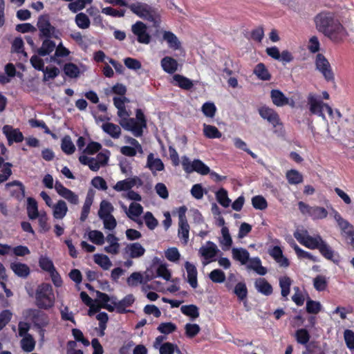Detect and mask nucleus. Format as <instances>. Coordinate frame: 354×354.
Masks as SVG:
<instances>
[{"label": "nucleus", "instance_id": "obj_57", "mask_svg": "<svg viewBox=\"0 0 354 354\" xmlns=\"http://www.w3.org/2000/svg\"><path fill=\"white\" fill-rule=\"evenodd\" d=\"M203 114L208 118H214L216 111V108L212 102H205L201 108Z\"/></svg>", "mask_w": 354, "mask_h": 354}, {"label": "nucleus", "instance_id": "obj_19", "mask_svg": "<svg viewBox=\"0 0 354 354\" xmlns=\"http://www.w3.org/2000/svg\"><path fill=\"white\" fill-rule=\"evenodd\" d=\"M334 218L345 235H354V227L335 211H334Z\"/></svg>", "mask_w": 354, "mask_h": 354}, {"label": "nucleus", "instance_id": "obj_59", "mask_svg": "<svg viewBox=\"0 0 354 354\" xmlns=\"http://www.w3.org/2000/svg\"><path fill=\"white\" fill-rule=\"evenodd\" d=\"M296 339L301 344H306L310 339V335L306 329H299L295 333Z\"/></svg>", "mask_w": 354, "mask_h": 354}, {"label": "nucleus", "instance_id": "obj_41", "mask_svg": "<svg viewBox=\"0 0 354 354\" xmlns=\"http://www.w3.org/2000/svg\"><path fill=\"white\" fill-rule=\"evenodd\" d=\"M113 206L107 201H102L100 203V209L98 211V216L100 218L112 215L113 212Z\"/></svg>", "mask_w": 354, "mask_h": 354}, {"label": "nucleus", "instance_id": "obj_35", "mask_svg": "<svg viewBox=\"0 0 354 354\" xmlns=\"http://www.w3.org/2000/svg\"><path fill=\"white\" fill-rule=\"evenodd\" d=\"M143 213V207L138 203L133 202L129 205L127 212V217L130 219H133L136 217H140Z\"/></svg>", "mask_w": 354, "mask_h": 354}, {"label": "nucleus", "instance_id": "obj_17", "mask_svg": "<svg viewBox=\"0 0 354 354\" xmlns=\"http://www.w3.org/2000/svg\"><path fill=\"white\" fill-rule=\"evenodd\" d=\"M138 184L142 185L140 179L138 177L128 178L125 180L118 181L114 186L113 189L117 192L130 190L133 187Z\"/></svg>", "mask_w": 354, "mask_h": 354}, {"label": "nucleus", "instance_id": "obj_12", "mask_svg": "<svg viewBox=\"0 0 354 354\" xmlns=\"http://www.w3.org/2000/svg\"><path fill=\"white\" fill-rule=\"evenodd\" d=\"M27 316L33 322L36 326L39 328L44 327L48 324L49 320L48 316L39 310H28Z\"/></svg>", "mask_w": 354, "mask_h": 354}, {"label": "nucleus", "instance_id": "obj_24", "mask_svg": "<svg viewBox=\"0 0 354 354\" xmlns=\"http://www.w3.org/2000/svg\"><path fill=\"white\" fill-rule=\"evenodd\" d=\"M178 66L177 61L171 57H165L161 60V66L167 73H174L178 70Z\"/></svg>", "mask_w": 354, "mask_h": 354}, {"label": "nucleus", "instance_id": "obj_15", "mask_svg": "<svg viewBox=\"0 0 354 354\" xmlns=\"http://www.w3.org/2000/svg\"><path fill=\"white\" fill-rule=\"evenodd\" d=\"M119 124L127 131H131L136 137L142 134V126L134 118H127L120 120Z\"/></svg>", "mask_w": 354, "mask_h": 354}, {"label": "nucleus", "instance_id": "obj_18", "mask_svg": "<svg viewBox=\"0 0 354 354\" xmlns=\"http://www.w3.org/2000/svg\"><path fill=\"white\" fill-rule=\"evenodd\" d=\"M96 301L99 302V305L102 308H105L109 312H113L115 310V306L112 304V301H115V297H110L107 294L97 291Z\"/></svg>", "mask_w": 354, "mask_h": 354}, {"label": "nucleus", "instance_id": "obj_44", "mask_svg": "<svg viewBox=\"0 0 354 354\" xmlns=\"http://www.w3.org/2000/svg\"><path fill=\"white\" fill-rule=\"evenodd\" d=\"M21 348L26 352H31L35 346V342L32 337L28 334L21 340Z\"/></svg>", "mask_w": 354, "mask_h": 354}, {"label": "nucleus", "instance_id": "obj_39", "mask_svg": "<svg viewBox=\"0 0 354 354\" xmlns=\"http://www.w3.org/2000/svg\"><path fill=\"white\" fill-rule=\"evenodd\" d=\"M75 21L76 25L81 29H87L91 25L88 17L84 12H80L76 15Z\"/></svg>", "mask_w": 354, "mask_h": 354}, {"label": "nucleus", "instance_id": "obj_33", "mask_svg": "<svg viewBox=\"0 0 354 354\" xmlns=\"http://www.w3.org/2000/svg\"><path fill=\"white\" fill-rule=\"evenodd\" d=\"M27 214L28 218L32 220L37 218L39 216L37 201L34 198L29 197L27 199Z\"/></svg>", "mask_w": 354, "mask_h": 354}, {"label": "nucleus", "instance_id": "obj_34", "mask_svg": "<svg viewBox=\"0 0 354 354\" xmlns=\"http://www.w3.org/2000/svg\"><path fill=\"white\" fill-rule=\"evenodd\" d=\"M233 258L239 261L241 264H245L250 259L249 252L243 248H233L232 250Z\"/></svg>", "mask_w": 354, "mask_h": 354}, {"label": "nucleus", "instance_id": "obj_31", "mask_svg": "<svg viewBox=\"0 0 354 354\" xmlns=\"http://www.w3.org/2000/svg\"><path fill=\"white\" fill-rule=\"evenodd\" d=\"M254 285L259 292L266 295H269L272 292V286L263 278L257 279Z\"/></svg>", "mask_w": 354, "mask_h": 354}, {"label": "nucleus", "instance_id": "obj_49", "mask_svg": "<svg viewBox=\"0 0 354 354\" xmlns=\"http://www.w3.org/2000/svg\"><path fill=\"white\" fill-rule=\"evenodd\" d=\"M292 281L288 277H283L279 279V286L281 289V295L286 297L290 293V288Z\"/></svg>", "mask_w": 354, "mask_h": 354}, {"label": "nucleus", "instance_id": "obj_28", "mask_svg": "<svg viewBox=\"0 0 354 354\" xmlns=\"http://www.w3.org/2000/svg\"><path fill=\"white\" fill-rule=\"evenodd\" d=\"M162 38L167 42L169 48L174 50H178L180 48V41L173 32L170 31H164Z\"/></svg>", "mask_w": 354, "mask_h": 354}, {"label": "nucleus", "instance_id": "obj_22", "mask_svg": "<svg viewBox=\"0 0 354 354\" xmlns=\"http://www.w3.org/2000/svg\"><path fill=\"white\" fill-rule=\"evenodd\" d=\"M185 267L187 273V281L189 285L196 288L198 286L197 270L195 266L189 261H186Z\"/></svg>", "mask_w": 354, "mask_h": 354}, {"label": "nucleus", "instance_id": "obj_4", "mask_svg": "<svg viewBox=\"0 0 354 354\" xmlns=\"http://www.w3.org/2000/svg\"><path fill=\"white\" fill-rule=\"evenodd\" d=\"M307 106L311 114L317 115L324 120H325L324 111H326L328 115H333V109L314 93L308 94L307 97Z\"/></svg>", "mask_w": 354, "mask_h": 354}, {"label": "nucleus", "instance_id": "obj_29", "mask_svg": "<svg viewBox=\"0 0 354 354\" xmlns=\"http://www.w3.org/2000/svg\"><path fill=\"white\" fill-rule=\"evenodd\" d=\"M10 268L16 275L20 277H27L30 274L29 267L24 263L14 262L10 264Z\"/></svg>", "mask_w": 354, "mask_h": 354}, {"label": "nucleus", "instance_id": "obj_42", "mask_svg": "<svg viewBox=\"0 0 354 354\" xmlns=\"http://www.w3.org/2000/svg\"><path fill=\"white\" fill-rule=\"evenodd\" d=\"M94 261L95 263L101 266L104 270H109L112 266V263L109 258L104 254H95Z\"/></svg>", "mask_w": 354, "mask_h": 354}, {"label": "nucleus", "instance_id": "obj_55", "mask_svg": "<svg viewBox=\"0 0 354 354\" xmlns=\"http://www.w3.org/2000/svg\"><path fill=\"white\" fill-rule=\"evenodd\" d=\"M39 266L44 270L50 273H55V269L53 262L48 258L41 257L39 259Z\"/></svg>", "mask_w": 354, "mask_h": 354}, {"label": "nucleus", "instance_id": "obj_48", "mask_svg": "<svg viewBox=\"0 0 354 354\" xmlns=\"http://www.w3.org/2000/svg\"><path fill=\"white\" fill-rule=\"evenodd\" d=\"M318 250L326 259L335 262V261L333 259L334 251L324 240L320 244Z\"/></svg>", "mask_w": 354, "mask_h": 354}, {"label": "nucleus", "instance_id": "obj_25", "mask_svg": "<svg viewBox=\"0 0 354 354\" xmlns=\"http://www.w3.org/2000/svg\"><path fill=\"white\" fill-rule=\"evenodd\" d=\"M172 80L171 83L175 82L176 85L185 90H189L194 86L191 80L179 74L174 75Z\"/></svg>", "mask_w": 354, "mask_h": 354}, {"label": "nucleus", "instance_id": "obj_11", "mask_svg": "<svg viewBox=\"0 0 354 354\" xmlns=\"http://www.w3.org/2000/svg\"><path fill=\"white\" fill-rule=\"evenodd\" d=\"M55 189L60 196L67 200L70 203L73 205L78 204V196L69 189L64 187V185L59 182L57 181L55 183Z\"/></svg>", "mask_w": 354, "mask_h": 354}, {"label": "nucleus", "instance_id": "obj_56", "mask_svg": "<svg viewBox=\"0 0 354 354\" xmlns=\"http://www.w3.org/2000/svg\"><path fill=\"white\" fill-rule=\"evenodd\" d=\"M185 330L187 337L193 338L199 333L201 328L196 324H187L185 326Z\"/></svg>", "mask_w": 354, "mask_h": 354}, {"label": "nucleus", "instance_id": "obj_63", "mask_svg": "<svg viewBox=\"0 0 354 354\" xmlns=\"http://www.w3.org/2000/svg\"><path fill=\"white\" fill-rule=\"evenodd\" d=\"M176 326L171 322H164L161 323L158 327V330L162 334L168 335L176 330Z\"/></svg>", "mask_w": 354, "mask_h": 354}, {"label": "nucleus", "instance_id": "obj_37", "mask_svg": "<svg viewBox=\"0 0 354 354\" xmlns=\"http://www.w3.org/2000/svg\"><path fill=\"white\" fill-rule=\"evenodd\" d=\"M254 73L261 80H270L271 78L270 73L262 63H259L255 66Z\"/></svg>", "mask_w": 354, "mask_h": 354}, {"label": "nucleus", "instance_id": "obj_53", "mask_svg": "<svg viewBox=\"0 0 354 354\" xmlns=\"http://www.w3.org/2000/svg\"><path fill=\"white\" fill-rule=\"evenodd\" d=\"M64 71L66 75L71 78L77 77L80 74L79 68L73 63L66 64L64 66Z\"/></svg>", "mask_w": 354, "mask_h": 354}, {"label": "nucleus", "instance_id": "obj_23", "mask_svg": "<svg viewBox=\"0 0 354 354\" xmlns=\"http://www.w3.org/2000/svg\"><path fill=\"white\" fill-rule=\"evenodd\" d=\"M53 215L56 219H62L67 214L68 207L66 202L59 200L57 203L53 205Z\"/></svg>", "mask_w": 354, "mask_h": 354}, {"label": "nucleus", "instance_id": "obj_60", "mask_svg": "<svg viewBox=\"0 0 354 354\" xmlns=\"http://www.w3.org/2000/svg\"><path fill=\"white\" fill-rule=\"evenodd\" d=\"M144 220L146 225L149 230H154L158 225V220L153 216L152 213L147 212L144 215Z\"/></svg>", "mask_w": 354, "mask_h": 354}, {"label": "nucleus", "instance_id": "obj_62", "mask_svg": "<svg viewBox=\"0 0 354 354\" xmlns=\"http://www.w3.org/2000/svg\"><path fill=\"white\" fill-rule=\"evenodd\" d=\"M252 204L253 207L257 209H265L268 203L266 200L261 196H256L252 198Z\"/></svg>", "mask_w": 354, "mask_h": 354}, {"label": "nucleus", "instance_id": "obj_43", "mask_svg": "<svg viewBox=\"0 0 354 354\" xmlns=\"http://www.w3.org/2000/svg\"><path fill=\"white\" fill-rule=\"evenodd\" d=\"M328 216V211L323 207L313 206L310 216L314 220L324 219Z\"/></svg>", "mask_w": 354, "mask_h": 354}, {"label": "nucleus", "instance_id": "obj_20", "mask_svg": "<svg viewBox=\"0 0 354 354\" xmlns=\"http://www.w3.org/2000/svg\"><path fill=\"white\" fill-rule=\"evenodd\" d=\"M147 167L153 174L156 171H161L165 169L162 161L158 158H155L152 153H149L147 156Z\"/></svg>", "mask_w": 354, "mask_h": 354}, {"label": "nucleus", "instance_id": "obj_51", "mask_svg": "<svg viewBox=\"0 0 354 354\" xmlns=\"http://www.w3.org/2000/svg\"><path fill=\"white\" fill-rule=\"evenodd\" d=\"M107 158L104 156L99 154L97 156V160L91 158L88 166L93 171H97L100 165H104L106 162Z\"/></svg>", "mask_w": 354, "mask_h": 354}, {"label": "nucleus", "instance_id": "obj_1", "mask_svg": "<svg viewBox=\"0 0 354 354\" xmlns=\"http://www.w3.org/2000/svg\"><path fill=\"white\" fill-rule=\"evenodd\" d=\"M317 30L334 43L342 42L348 36V32L335 12L322 11L314 18Z\"/></svg>", "mask_w": 354, "mask_h": 354}, {"label": "nucleus", "instance_id": "obj_54", "mask_svg": "<svg viewBox=\"0 0 354 354\" xmlns=\"http://www.w3.org/2000/svg\"><path fill=\"white\" fill-rule=\"evenodd\" d=\"M88 239L97 245H102L104 243V236L102 232L98 230H92L88 233Z\"/></svg>", "mask_w": 354, "mask_h": 354}, {"label": "nucleus", "instance_id": "obj_8", "mask_svg": "<svg viewBox=\"0 0 354 354\" xmlns=\"http://www.w3.org/2000/svg\"><path fill=\"white\" fill-rule=\"evenodd\" d=\"M330 120H327V133L329 137L333 139L337 140L340 136V127L339 122L342 118V113L336 110L335 113L333 112V115H329Z\"/></svg>", "mask_w": 354, "mask_h": 354}, {"label": "nucleus", "instance_id": "obj_9", "mask_svg": "<svg viewBox=\"0 0 354 354\" xmlns=\"http://www.w3.org/2000/svg\"><path fill=\"white\" fill-rule=\"evenodd\" d=\"M270 97L272 103L277 106L289 105L290 107H295V101L292 98H288L278 89H272L270 91Z\"/></svg>", "mask_w": 354, "mask_h": 354}, {"label": "nucleus", "instance_id": "obj_32", "mask_svg": "<svg viewBox=\"0 0 354 354\" xmlns=\"http://www.w3.org/2000/svg\"><path fill=\"white\" fill-rule=\"evenodd\" d=\"M102 128L104 132L108 133L113 138H118L121 134L120 127L113 123L107 122L102 125Z\"/></svg>", "mask_w": 354, "mask_h": 354}, {"label": "nucleus", "instance_id": "obj_46", "mask_svg": "<svg viewBox=\"0 0 354 354\" xmlns=\"http://www.w3.org/2000/svg\"><path fill=\"white\" fill-rule=\"evenodd\" d=\"M216 197L217 201L224 207H229L231 201L228 198L227 196V192L223 189L221 188L216 193Z\"/></svg>", "mask_w": 354, "mask_h": 354}, {"label": "nucleus", "instance_id": "obj_16", "mask_svg": "<svg viewBox=\"0 0 354 354\" xmlns=\"http://www.w3.org/2000/svg\"><path fill=\"white\" fill-rule=\"evenodd\" d=\"M259 113L261 118L269 122L274 127L281 124L279 115L274 109L262 106L259 109Z\"/></svg>", "mask_w": 354, "mask_h": 354}, {"label": "nucleus", "instance_id": "obj_52", "mask_svg": "<svg viewBox=\"0 0 354 354\" xmlns=\"http://www.w3.org/2000/svg\"><path fill=\"white\" fill-rule=\"evenodd\" d=\"M189 226L187 222H179L178 235L183 240L184 244H187L189 239Z\"/></svg>", "mask_w": 354, "mask_h": 354}, {"label": "nucleus", "instance_id": "obj_5", "mask_svg": "<svg viewBox=\"0 0 354 354\" xmlns=\"http://www.w3.org/2000/svg\"><path fill=\"white\" fill-rule=\"evenodd\" d=\"M37 26L39 31V38H59V31L50 24L48 15H41Z\"/></svg>", "mask_w": 354, "mask_h": 354}, {"label": "nucleus", "instance_id": "obj_6", "mask_svg": "<svg viewBox=\"0 0 354 354\" xmlns=\"http://www.w3.org/2000/svg\"><path fill=\"white\" fill-rule=\"evenodd\" d=\"M315 66L324 76L327 82H333L335 80L334 73L333 72L330 64L322 54H317L315 59Z\"/></svg>", "mask_w": 354, "mask_h": 354}, {"label": "nucleus", "instance_id": "obj_3", "mask_svg": "<svg viewBox=\"0 0 354 354\" xmlns=\"http://www.w3.org/2000/svg\"><path fill=\"white\" fill-rule=\"evenodd\" d=\"M55 295L53 287L49 283H41L35 290V304L42 309H49L55 304Z\"/></svg>", "mask_w": 354, "mask_h": 354}, {"label": "nucleus", "instance_id": "obj_38", "mask_svg": "<svg viewBox=\"0 0 354 354\" xmlns=\"http://www.w3.org/2000/svg\"><path fill=\"white\" fill-rule=\"evenodd\" d=\"M180 310L184 315L190 317L192 319H195L199 317L198 308L196 305L183 306Z\"/></svg>", "mask_w": 354, "mask_h": 354}, {"label": "nucleus", "instance_id": "obj_36", "mask_svg": "<svg viewBox=\"0 0 354 354\" xmlns=\"http://www.w3.org/2000/svg\"><path fill=\"white\" fill-rule=\"evenodd\" d=\"M288 182L291 185H297L303 182V176L296 169H290L286 174Z\"/></svg>", "mask_w": 354, "mask_h": 354}, {"label": "nucleus", "instance_id": "obj_2", "mask_svg": "<svg viewBox=\"0 0 354 354\" xmlns=\"http://www.w3.org/2000/svg\"><path fill=\"white\" fill-rule=\"evenodd\" d=\"M128 7L133 13L139 17L152 22L154 27L158 28L160 26V15L156 8L142 2L132 3L128 6Z\"/></svg>", "mask_w": 354, "mask_h": 354}, {"label": "nucleus", "instance_id": "obj_45", "mask_svg": "<svg viewBox=\"0 0 354 354\" xmlns=\"http://www.w3.org/2000/svg\"><path fill=\"white\" fill-rule=\"evenodd\" d=\"M159 351L160 354H174V352H176L178 354L180 353V350L178 346L170 342L162 344L160 347Z\"/></svg>", "mask_w": 354, "mask_h": 354}, {"label": "nucleus", "instance_id": "obj_7", "mask_svg": "<svg viewBox=\"0 0 354 354\" xmlns=\"http://www.w3.org/2000/svg\"><path fill=\"white\" fill-rule=\"evenodd\" d=\"M294 236L300 243L312 250L318 249L323 241L320 236L313 237L307 231H297L294 233Z\"/></svg>", "mask_w": 354, "mask_h": 354}, {"label": "nucleus", "instance_id": "obj_13", "mask_svg": "<svg viewBox=\"0 0 354 354\" xmlns=\"http://www.w3.org/2000/svg\"><path fill=\"white\" fill-rule=\"evenodd\" d=\"M2 130L8 140L9 145H11L13 142H21L24 139L23 133L19 131V129H14L12 126L5 125Z\"/></svg>", "mask_w": 354, "mask_h": 354}, {"label": "nucleus", "instance_id": "obj_26", "mask_svg": "<svg viewBox=\"0 0 354 354\" xmlns=\"http://www.w3.org/2000/svg\"><path fill=\"white\" fill-rule=\"evenodd\" d=\"M218 249L216 245L211 241H208L205 246L201 247L200 249L201 254L205 259H209L214 257Z\"/></svg>", "mask_w": 354, "mask_h": 354}, {"label": "nucleus", "instance_id": "obj_47", "mask_svg": "<svg viewBox=\"0 0 354 354\" xmlns=\"http://www.w3.org/2000/svg\"><path fill=\"white\" fill-rule=\"evenodd\" d=\"M93 1V0H76L75 1L71 2L68 8V9L76 13L77 12L84 9L86 4H89Z\"/></svg>", "mask_w": 354, "mask_h": 354}, {"label": "nucleus", "instance_id": "obj_50", "mask_svg": "<svg viewBox=\"0 0 354 354\" xmlns=\"http://www.w3.org/2000/svg\"><path fill=\"white\" fill-rule=\"evenodd\" d=\"M61 148L67 154L74 153L75 147L69 136H65L62 140Z\"/></svg>", "mask_w": 354, "mask_h": 354}, {"label": "nucleus", "instance_id": "obj_27", "mask_svg": "<svg viewBox=\"0 0 354 354\" xmlns=\"http://www.w3.org/2000/svg\"><path fill=\"white\" fill-rule=\"evenodd\" d=\"M51 38H45L41 46L37 49V53L40 56H46L51 53L56 48V44L50 39Z\"/></svg>", "mask_w": 354, "mask_h": 354}, {"label": "nucleus", "instance_id": "obj_14", "mask_svg": "<svg viewBox=\"0 0 354 354\" xmlns=\"http://www.w3.org/2000/svg\"><path fill=\"white\" fill-rule=\"evenodd\" d=\"M145 253V248L138 242L129 243L124 248V254L131 259H138Z\"/></svg>", "mask_w": 354, "mask_h": 354}, {"label": "nucleus", "instance_id": "obj_40", "mask_svg": "<svg viewBox=\"0 0 354 354\" xmlns=\"http://www.w3.org/2000/svg\"><path fill=\"white\" fill-rule=\"evenodd\" d=\"M203 133L208 138H220L222 136V133L218 129L209 124H203Z\"/></svg>", "mask_w": 354, "mask_h": 354}, {"label": "nucleus", "instance_id": "obj_21", "mask_svg": "<svg viewBox=\"0 0 354 354\" xmlns=\"http://www.w3.org/2000/svg\"><path fill=\"white\" fill-rule=\"evenodd\" d=\"M134 301L135 298L133 295H128L120 301H117L116 300L112 301V304H114V306H115V310L119 313H124L128 311L126 310V308L131 306Z\"/></svg>", "mask_w": 354, "mask_h": 354}, {"label": "nucleus", "instance_id": "obj_30", "mask_svg": "<svg viewBox=\"0 0 354 354\" xmlns=\"http://www.w3.org/2000/svg\"><path fill=\"white\" fill-rule=\"evenodd\" d=\"M247 268L253 270L260 275H265L267 273V269L261 266V260L258 257L249 259Z\"/></svg>", "mask_w": 354, "mask_h": 354}, {"label": "nucleus", "instance_id": "obj_58", "mask_svg": "<svg viewBox=\"0 0 354 354\" xmlns=\"http://www.w3.org/2000/svg\"><path fill=\"white\" fill-rule=\"evenodd\" d=\"M209 277L214 283H223L225 280V273L219 269L212 270L209 274Z\"/></svg>", "mask_w": 354, "mask_h": 354}, {"label": "nucleus", "instance_id": "obj_64", "mask_svg": "<svg viewBox=\"0 0 354 354\" xmlns=\"http://www.w3.org/2000/svg\"><path fill=\"white\" fill-rule=\"evenodd\" d=\"M344 338L347 347L351 350H354V332L349 329L345 330Z\"/></svg>", "mask_w": 354, "mask_h": 354}, {"label": "nucleus", "instance_id": "obj_61", "mask_svg": "<svg viewBox=\"0 0 354 354\" xmlns=\"http://www.w3.org/2000/svg\"><path fill=\"white\" fill-rule=\"evenodd\" d=\"M313 285L317 290H324L327 287L326 278L323 275L317 276L313 280Z\"/></svg>", "mask_w": 354, "mask_h": 354}, {"label": "nucleus", "instance_id": "obj_10", "mask_svg": "<svg viewBox=\"0 0 354 354\" xmlns=\"http://www.w3.org/2000/svg\"><path fill=\"white\" fill-rule=\"evenodd\" d=\"M147 27L142 21H137L131 27V30L138 37L140 43L148 44L151 41V36L147 32Z\"/></svg>", "mask_w": 354, "mask_h": 354}]
</instances>
